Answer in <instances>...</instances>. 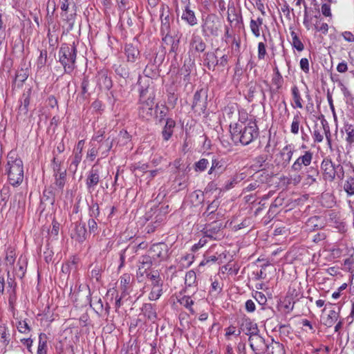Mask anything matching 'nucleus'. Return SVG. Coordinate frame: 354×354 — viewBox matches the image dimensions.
<instances>
[{
	"label": "nucleus",
	"mask_w": 354,
	"mask_h": 354,
	"mask_svg": "<svg viewBox=\"0 0 354 354\" xmlns=\"http://www.w3.org/2000/svg\"><path fill=\"white\" fill-rule=\"evenodd\" d=\"M339 317V313L335 310H330L326 317L323 318V324L327 327H331Z\"/></svg>",
	"instance_id": "cd10ccee"
},
{
	"label": "nucleus",
	"mask_w": 354,
	"mask_h": 354,
	"mask_svg": "<svg viewBox=\"0 0 354 354\" xmlns=\"http://www.w3.org/2000/svg\"><path fill=\"white\" fill-rule=\"evenodd\" d=\"M206 45L202 38L194 36L190 42V51L192 53H200L205 50Z\"/></svg>",
	"instance_id": "a211bd4d"
},
{
	"label": "nucleus",
	"mask_w": 354,
	"mask_h": 354,
	"mask_svg": "<svg viewBox=\"0 0 354 354\" xmlns=\"http://www.w3.org/2000/svg\"><path fill=\"white\" fill-rule=\"evenodd\" d=\"M321 167L324 171L326 179L328 180L333 181L335 179L337 172L336 169H339L341 171L340 176L337 174L338 177L342 178L344 176L343 167L338 165L335 168L334 164L330 159H324L322 162Z\"/></svg>",
	"instance_id": "423d86ee"
},
{
	"label": "nucleus",
	"mask_w": 354,
	"mask_h": 354,
	"mask_svg": "<svg viewBox=\"0 0 354 354\" xmlns=\"http://www.w3.org/2000/svg\"><path fill=\"white\" fill-rule=\"evenodd\" d=\"M115 71L118 75H120L124 78L127 77L129 76L128 70L124 66H123L122 65L116 66L115 68Z\"/></svg>",
	"instance_id": "680f3d73"
},
{
	"label": "nucleus",
	"mask_w": 354,
	"mask_h": 354,
	"mask_svg": "<svg viewBox=\"0 0 354 354\" xmlns=\"http://www.w3.org/2000/svg\"><path fill=\"white\" fill-rule=\"evenodd\" d=\"M245 178V173H238L234 174L230 179L225 182L224 189L225 190H230L234 188L236 185L243 180Z\"/></svg>",
	"instance_id": "412c9836"
},
{
	"label": "nucleus",
	"mask_w": 354,
	"mask_h": 354,
	"mask_svg": "<svg viewBox=\"0 0 354 354\" xmlns=\"http://www.w3.org/2000/svg\"><path fill=\"white\" fill-rule=\"evenodd\" d=\"M266 55V45L263 42L258 44V57L260 59H264Z\"/></svg>",
	"instance_id": "338daca9"
},
{
	"label": "nucleus",
	"mask_w": 354,
	"mask_h": 354,
	"mask_svg": "<svg viewBox=\"0 0 354 354\" xmlns=\"http://www.w3.org/2000/svg\"><path fill=\"white\" fill-rule=\"evenodd\" d=\"M219 205L218 201L216 200L213 201L210 204L208 205L207 209L204 214L209 215L214 213Z\"/></svg>",
	"instance_id": "052dcab7"
},
{
	"label": "nucleus",
	"mask_w": 354,
	"mask_h": 354,
	"mask_svg": "<svg viewBox=\"0 0 354 354\" xmlns=\"http://www.w3.org/2000/svg\"><path fill=\"white\" fill-rule=\"evenodd\" d=\"M208 165V160L202 158L195 163L194 169L196 171H203L207 169Z\"/></svg>",
	"instance_id": "603ef678"
},
{
	"label": "nucleus",
	"mask_w": 354,
	"mask_h": 354,
	"mask_svg": "<svg viewBox=\"0 0 354 354\" xmlns=\"http://www.w3.org/2000/svg\"><path fill=\"white\" fill-rule=\"evenodd\" d=\"M283 82V79L280 72L274 73V76L272 78V83L274 86H276L277 90H279L281 88Z\"/></svg>",
	"instance_id": "8fccbe9b"
},
{
	"label": "nucleus",
	"mask_w": 354,
	"mask_h": 354,
	"mask_svg": "<svg viewBox=\"0 0 354 354\" xmlns=\"http://www.w3.org/2000/svg\"><path fill=\"white\" fill-rule=\"evenodd\" d=\"M176 122L171 118H167L166 123L162 131V136L163 140L165 141L169 140L173 135L174 128L175 127Z\"/></svg>",
	"instance_id": "aec40b11"
},
{
	"label": "nucleus",
	"mask_w": 354,
	"mask_h": 354,
	"mask_svg": "<svg viewBox=\"0 0 354 354\" xmlns=\"http://www.w3.org/2000/svg\"><path fill=\"white\" fill-rule=\"evenodd\" d=\"M219 49L217 48L216 50L215 55L214 53L209 52L205 54V62L206 63V65L209 69H214V68L218 64V53Z\"/></svg>",
	"instance_id": "b1692460"
},
{
	"label": "nucleus",
	"mask_w": 354,
	"mask_h": 354,
	"mask_svg": "<svg viewBox=\"0 0 354 354\" xmlns=\"http://www.w3.org/2000/svg\"><path fill=\"white\" fill-rule=\"evenodd\" d=\"M291 93L292 95L293 100L295 104V107L302 109V98L299 92L298 87L296 85H294L291 88Z\"/></svg>",
	"instance_id": "473e14b6"
},
{
	"label": "nucleus",
	"mask_w": 354,
	"mask_h": 354,
	"mask_svg": "<svg viewBox=\"0 0 354 354\" xmlns=\"http://www.w3.org/2000/svg\"><path fill=\"white\" fill-rule=\"evenodd\" d=\"M181 18L183 20L187 21V22H194L195 19L194 12L193 10H190L188 6H185Z\"/></svg>",
	"instance_id": "de8ad7c7"
},
{
	"label": "nucleus",
	"mask_w": 354,
	"mask_h": 354,
	"mask_svg": "<svg viewBox=\"0 0 354 354\" xmlns=\"http://www.w3.org/2000/svg\"><path fill=\"white\" fill-rule=\"evenodd\" d=\"M301 123V114L297 113L294 115L292 122L290 126V131L292 134L297 135L299 131V127Z\"/></svg>",
	"instance_id": "4c0bfd02"
},
{
	"label": "nucleus",
	"mask_w": 354,
	"mask_h": 354,
	"mask_svg": "<svg viewBox=\"0 0 354 354\" xmlns=\"http://www.w3.org/2000/svg\"><path fill=\"white\" fill-rule=\"evenodd\" d=\"M90 145L91 147L87 151L86 158L90 161H93L97 156L98 149L92 141L90 142Z\"/></svg>",
	"instance_id": "a18cd8bd"
},
{
	"label": "nucleus",
	"mask_w": 354,
	"mask_h": 354,
	"mask_svg": "<svg viewBox=\"0 0 354 354\" xmlns=\"http://www.w3.org/2000/svg\"><path fill=\"white\" fill-rule=\"evenodd\" d=\"M113 146V141H109V139L106 140L102 145L100 146L99 149L102 147H104L105 151L102 152V155L104 157L107 156L108 152L111 150Z\"/></svg>",
	"instance_id": "0e129e2a"
},
{
	"label": "nucleus",
	"mask_w": 354,
	"mask_h": 354,
	"mask_svg": "<svg viewBox=\"0 0 354 354\" xmlns=\"http://www.w3.org/2000/svg\"><path fill=\"white\" fill-rule=\"evenodd\" d=\"M47 62V52L46 50H41L37 59V68H41L44 67Z\"/></svg>",
	"instance_id": "5fc2aeb1"
},
{
	"label": "nucleus",
	"mask_w": 354,
	"mask_h": 354,
	"mask_svg": "<svg viewBox=\"0 0 354 354\" xmlns=\"http://www.w3.org/2000/svg\"><path fill=\"white\" fill-rule=\"evenodd\" d=\"M140 265L138 266H141V270L144 268V270H149L152 266L151 258L149 256H142L140 261Z\"/></svg>",
	"instance_id": "09e8293b"
},
{
	"label": "nucleus",
	"mask_w": 354,
	"mask_h": 354,
	"mask_svg": "<svg viewBox=\"0 0 354 354\" xmlns=\"http://www.w3.org/2000/svg\"><path fill=\"white\" fill-rule=\"evenodd\" d=\"M343 130L346 134V141L351 146L354 145V124L348 122L344 123Z\"/></svg>",
	"instance_id": "393cba45"
},
{
	"label": "nucleus",
	"mask_w": 354,
	"mask_h": 354,
	"mask_svg": "<svg viewBox=\"0 0 354 354\" xmlns=\"http://www.w3.org/2000/svg\"><path fill=\"white\" fill-rule=\"evenodd\" d=\"M131 277L128 274H124L120 277V286L122 289V295L128 294V286L131 281Z\"/></svg>",
	"instance_id": "ea45409f"
},
{
	"label": "nucleus",
	"mask_w": 354,
	"mask_h": 354,
	"mask_svg": "<svg viewBox=\"0 0 354 354\" xmlns=\"http://www.w3.org/2000/svg\"><path fill=\"white\" fill-rule=\"evenodd\" d=\"M161 32L164 42L180 37L178 29L171 27L170 24H162Z\"/></svg>",
	"instance_id": "4468645a"
},
{
	"label": "nucleus",
	"mask_w": 354,
	"mask_h": 354,
	"mask_svg": "<svg viewBox=\"0 0 354 354\" xmlns=\"http://www.w3.org/2000/svg\"><path fill=\"white\" fill-rule=\"evenodd\" d=\"M165 220V214L160 210L155 212V216L151 221L146 226V231L148 234L153 232Z\"/></svg>",
	"instance_id": "2eb2a0df"
},
{
	"label": "nucleus",
	"mask_w": 354,
	"mask_h": 354,
	"mask_svg": "<svg viewBox=\"0 0 354 354\" xmlns=\"http://www.w3.org/2000/svg\"><path fill=\"white\" fill-rule=\"evenodd\" d=\"M7 283H8V292H9L10 297L15 295L16 292L17 284L15 282L14 279L10 277V270H7Z\"/></svg>",
	"instance_id": "37998d69"
},
{
	"label": "nucleus",
	"mask_w": 354,
	"mask_h": 354,
	"mask_svg": "<svg viewBox=\"0 0 354 354\" xmlns=\"http://www.w3.org/2000/svg\"><path fill=\"white\" fill-rule=\"evenodd\" d=\"M75 6V2L73 0H62L61 1V9L64 12H68L72 8V11H73V8Z\"/></svg>",
	"instance_id": "864d4df0"
},
{
	"label": "nucleus",
	"mask_w": 354,
	"mask_h": 354,
	"mask_svg": "<svg viewBox=\"0 0 354 354\" xmlns=\"http://www.w3.org/2000/svg\"><path fill=\"white\" fill-rule=\"evenodd\" d=\"M47 336L45 333H40L39 335V343L37 350L47 351Z\"/></svg>",
	"instance_id": "3c124183"
},
{
	"label": "nucleus",
	"mask_w": 354,
	"mask_h": 354,
	"mask_svg": "<svg viewBox=\"0 0 354 354\" xmlns=\"http://www.w3.org/2000/svg\"><path fill=\"white\" fill-rule=\"evenodd\" d=\"M100 214V207L97 203L92 201L88 208V215L90 218L99 221L98 218Z\"/></svg>",
	"instance_id": "e433bc0d"
},
{
	"label": "nucleus",
	"mask_w": 354,
	"mask_h": 354,
	"mask_svg": "<svg viewBox=\"0 0 354 354\" xmlns=\"http://www.w3.org/2000/svg\"><path fill=\"white\" fill-rule=\"evenodd\" d=\"M142 311L145 316L150 320H154L157 317L156 309L151 304H145L142 307Z\"/></svg>",
	"instance_id": "7c9ffc66"
},
{
	"label": "nucleus",
	"mask_w": 354,
	"mask_h": 354,
	"mask_svg": "<svg viewBox=\"0 0 354 354\" xmlns=\"http://www.w3.org/2000/svg\"><path fill=\"white\" fill-rule=\"evenodd\" d=\"M301 69L305 73H309V61L307 58H301L299 62Z\"/></svg>",
	"instance_id": "774afa93"
},
{
	"label": "nucleus",
	"mask_w": 354,
	"mask_h": 354,
	"mask_svg": "<svg viewBox=\"0 0 354 354\" xmlns=\"http://www.w3.org/2000/svg\"><path fill=\"white\" fill-rule=\"evenodd\" d=\"M6 160L5 174L7 175L8 181L11 185L17 187L22 183L24 180L23 161L15 150H12L8 153Z\"/></svg>",
	"instance_id": "f257e3e1"
},
{
	"label": "nucleus",
	"mask_w": 354,
	"mask_h": 354,
	"mask_svg": "<svg viewBox=\"0 0 354 354\" xmlns=\"http://www.w3.org/2000/svg\"><path fill=\"white\" fill-rule=\"evenodd\" d=\"M323 128L324 131V134L327 140L328 146L330 149H332V143H331V133L330 131V128L328 124H323Z\"/></svg>",
	"instance_id": "e2e57ef3"
},
{
	"label": "nucleus",
	"mask_w": 354,
	"mask_h": 354,
	"mask_svg": "<svg viewBox=\"0 0 354 354\" xmlns=\"http://www.w3.org/2000/svg\"><path fill=\"white\" fill-rule=\"evenodd\" d=\"M344 189L347 195L351 196L354 195V178L349 177L344 184Z\"/></svg>",
	"instance_id": "a19ab883"
},
{
	"label": "nucleus",
	"mask_w": 354,
	"mask_h": 354,
	"mask_svg": "<svg viewBox=\"0 0 354 354\" xmlns=\"http://www.w3.org/2000/svg\"><path fill=\"white\" fill-rule=\"evenodd\" d=\"M168 246L165 243L153 244L150 248L152 257L153 259H158L160 261H163L168 257Z\"/></svg>",
	"instance_id": "f8f14e48"
},
{
	"label": "nucleus",
	"mask_w": 354,
	"mask_h": 354,
	"mask_svg": "<svg viewBox=\"0 0 354 354\" xmlns=\"http://www.w3.org/2000/svg\"><path fill=\"white\" fill-rule=\"evenodd\" d=\"M155 89L153 86L148 85L146 88L142 87L140 91L139 115L146 120H151L154 114V108H158L155 104Z\"/></svg>",
	"instance_id": "7ed1b4c3"
},
{
	"label": "nucleus",
	"mask_w": 354,
	"mask_h": 354,
	"mask_svg": "<svg viewBox=\"0 0 354 354\" xmlns=\"http://www.w3.org/2000/svg\"><path fill=\"white\" fill-rule=\"evenodd\" d=\"M313 158V153L310 151H304L303 155L299 156L291 166L293 171H299L304 167L310 165Z\"/></svg>",
	"instance_id": "9d476101"
},
{
	"label": "nucleus",
	"mask_w": 354,
	"mask_h": 354,
	"mask_svg": "<svg viewBox=\"0 0 354 354\" xmlns=\"http://www.w3.org/2000/svg\"><path fill=\"white\" fill-rule=\"evenodd\" d=\"M124 52L128 62H134L140 56V52L138 48L131 44L125 45Z\"/></svg>",
	"instance_id": "6ab92c4d"
},
{
	"label": "nucleus",
	"mask_w": 354,
	"mask_h": 354,
	"mask_svg": "<svg viewBox=\"0 0 354 354\" xmlns=\"http://www.w3.org/2000/svg\"><path fill=\"white\" fill-rule=\"evenodd\" d=\"M250 346L254 354L265 353L268 344L265 339L259 333L254 335H250L248 338Z\"/></svg>",
	"instance_id": "6e6552de"
},
{
	"label": "nucleus",
	"mask_w": 354,
	"mask_h": 354,
	"mask_svg": "<svg viewBox=\"0 0 354 354\" xmlns=\"http://www.w3.org/2000/svg\"><path fill=\"white\" fill-rule=\"evenodd\" d=\"M88 227L90 234H97L98 226L96 220L89 218L88 221Z\"/></svg>",
	"instance_id": "13d9d810"
},
{
	"label": "nucleus",
	"mask_w": 354,
	"mask_h": 354,
	"mask_svg": "<svg viewBox=\"0 0 354 354\" xmlns=\"http://www.w3.org/2000/svg\"><path fill=\"white\" fill-rule=\"evenodd\" d=\"M207 92L205 89L201 88L197 91L193 98L192 109L198 115L204 113L207 104Z\"/></svg>",
	"instance_id": "39448f33"
},
{
	"label": "nucleus",
	"mask_w": 354,
	"mask_h": 354,
	"mask_svg": "<svg viewBox=\"0 0 354 354\" xmlns=\"http://www.w3.org/2000/svg\"><path fill=\"white\" fill-rule=\"evenodd\" d=\"M178 301L180 305L186 308L192 314H194L195 312L192 308L194 301L189 296H183L178 299Z\"/></svg>",
	"instance_id": "f704fd0d"
},
{
	"label": "nucleus",
	"mask_w": 354,
	"mask_h": 354,
	"mask_svg": "<svg viewBox=\"0 0 354 354\" xmlns=\"http://www.w3.org/2000/svg\"><path fill=\"white\" fill-rule=\"evenodd\" d=\"M82 154L73 153V156L69 158L71 161L68 169L75 174L77 170L78 166L82 160Z\"/></svg>",
	"instance_id": "a878e982"
},
{
	"label": "nucleus",
	"mask_w": 354,
	"mask_h": 354,
	"mask_svg": "<svg viewBox=\"0 0 354 354\" xmlns=\"http://www.w3.org/2000/svg\"><path fill=\"white\" fill-rule=\"evenodd\" d=\"M231 127L232 139L234 143L240 142L243 145H248L259 136V129L254 121H250L247 124H235Z\"/></svg>",
	"instance_id": "f03ea898"
},
{
	"label": "nucleus",
	"mask_w": 354,
	"mask_h": 354,
	"mask_svg": "<svg viewBox=\"0 0 354 354\" xmlns=\"http://www.w3.org/2000/svg\"><path fill=\"white\" fill-rule=\"evenodd\" d=\"M10 341L9 330L6 324H0V353L5 354L7 351L6 347Z\"/></svg>",
	"instance_id": "dca6fc26"
},
{
	"label": "nucleus",
	"mask_w": 354,
	"mask_h": 354,
	"mask_svg": "<svg viewBox=\"0 0 354 354\" xmlns=\"http://www.w3.org/2000/svg\"><path fill=\"white\" fill-rule=\"evenodd\" d=\"M265 353L266 354H285L283 345L277 342H274L268 344Z\"/></svg>",
	"instance_id": "4be33fe9"
},
{
	"label": "nucleus",
	"mask_w": 354,
	"mask_h": 354,
	"mask_svg": "<svg viewBox=\"0 0 354 354\" xmlns=\"http://www.w3.org/2000/svg\"><path fill=\"white\" fill-rule=\"evenodd\" d=\"M185 284L186 288H196V274L193 270L188 271L185 277Z\"/></svg>",
	"instance_id": "c756f323"
},
{
	"label": "nucleus",
	"mask_w": 354,
	"mask_h": 354,
	"mask_svg": "<svg viewBox=\"0 0 354 354\" xmlns=\"http://www.w3.org/2000/svg\"><path fill=\"white\" fill-rule=\"evenodd\" d=\"M162 295V285L154 286L152 287L151 291L149 293V299L151 301L157 300Z\"/></svg>",
	"instance_id": "c03bdc74"
},
{
	"label": "nucleus",
	"mask_w": 354,
	"mask_h": 354,
	"mask_svg": "<svg viewBox=\"0 0 354 354\" xmlns=\"http://www.w3.org/2000/svg\"><path fill=\"white\" fill-rule=\"evenodd\" d=\"M295 152V146L292 144L284 146L279 153L281 160L277 163L282 167H286L290 162Z\"/></svg>",
	"instance_id": "ddd939ff"
},
{
	"label": "nucleus",
	"mask_w": 354,
	"mask_h": 354,
	"mask_svg": "<svg viewBox=\"0 0 354 354\" xmlns=\"http://www.w3.org/2000/svg\"><path fill=\"white\" fill-rule=\"evenodd\" d=\"M332 0H328V2L324 3L321 8L322 14L326 17H330L331 19L332 14L330 12V2Z\"/></svg>",
	"instance_id": "6e6d98bb"
},
{
	"label": "nucleus",
	"mask_w": 354,
	"mask_h": 354,
	"mask_svg": "<svg viewBox=\"0 0 354 354\" xmlns=\"http://www.w3.org/2000/svg\"><path fill=\"white\" fill-rule=\"evenodd\" d=\"M147 277L151 281L152 287L162 285L160 274L157 271L147 274Z\"/></svg>",
	"instance_id": "49530a36"
},
{
	"label": "nucleus",
	"mask_w": 354,
	"mask_h": 354,
	"mask_svg": "<svg viewBox=\"0 0 354 354\" xmlns=\"http://www.w3.org/2000/svg\"><path fill=\"white\" fill-rule=\"evenodd\" d=\"M225 162L223 159L214 158L212 161V166L208 171L209 174H212L214 172L222 173L224 168Z\"/></svg>",
	"instance_id": "bb28decb"
},
{
	"label": "nucleus",
	"mask_w": 354,
	"mask_h": 354,
	"mask_svg": "<svg viewBox=\"0 0 354 354\" xmlns=\"http://www.w3.org/2000/svg\"><path fill=\"white\" fill-rule=\"evenodd\" d=\"M259 330L257 324L252 321L250 318H243L239 322V328L238 329V334L236 336L240 335L241 333H244L246 335H254L259 333Z\"/></svg>",
	"instance_id": "1a4fd4ad"
},
{
	"label": "nucleus",
	"mask_w": 354,
	"mask_h": 354,
	"mask_svg": "<svg viewBox=\"0 0 354 354\" xmlns=\"http://www.w3.org/2000/svg\"><path fill=\"white\" fill-rule=\"evenodd\" d=\"M87 232L85 225L76 223L71 232V237L80 243H82L86 239Z\"/></svg>",
	"instance_id": "f3484780"
},
{
	"label": "nucleus",
	"mask_w": 354,
	"mask_h": 354,
	"mask_svg": "<svg viewBox=\"0 0 354 354\" xmlns=\"http://www.w3.org/2000/svg\"><path fill=\"white\" fill-rule=\"evenodd\" d=\"M26 270V262L19 258L16 267L14 269V274L17 277L22 279Z\"/></svg>",
	"instance_id": "c85d7f7f"
},
{
	"label": "nucleus",
	"mask_w": 354,
	"mask_h": 354,
	"mask_svg": "<svg viewBox=\"0 0 354 354\" xmlns=\"http://www.w3.org/2000/svg\"><path fill=\"white\" fill-rule=\"evenodd\" d=\"M97 84L101 88L110 89L112 86V81L108 77L106 72H100L97 75Z\"/></svg>",
	"instance_id": "5701e85b"
},
{
	"label": "nucleus",
	"mask_w": 354,
	"mask_h": 354,
	"mask_svg": "<svg viewBox=\"0 0 354 354\" xmlns=\"http://www.w3.org/2000/svg\"><path fill=\"white\" fill-rule=\"evenodd\" d=\"M306 173V184L310 185L315 183L317 180L316 178L319 174L317 169L311 167L308 169Z\"/></svg>",
	"instance_id": "72a5a7b5"
},
{
	"label": "nucleus",
	"mask_w": 354,
	"mask_h": 354,
	"mask_svg": "<svg viewBox=\"0 0 354 354\" xmlns=\"http://www.w3.org/2000/svg\"><path fill=\"white\" fill-rule=\"evenodd\" d=\"M101 169L102 167L100 165L95 164L88 171L86 179V185L89 192H92L100 182Z\"/></svg>",
	"instance_id": "0eeeda50"
},
{
	"label": "nucleus",
	"mask_w": 354,
	"mask_h": 354,
	"mask_svg": "<svg viewBox=\"0 0 354 354\" xmlns=\"http://www.w3.org/2000/svg\"><path fill=\"white\" fill-rule=\"evenodd\" d=\"M31 89L28 88L25 91L19 99V102L20 103L18 109L17 118H25L27 116L28 113V107L30 101Z\"/></svg>",
	"instance_id": "9b49d317"
},
{
	"label": "nucleus",
	"mask_w": 354,
	"mask_h": 354,
	"mask_svg": "<svg viewBox=\"0 0 354 354\" xmlns=\"http://www.w3.org/2000/svg\"><path fill=\"white\" fill-rule=\"evenodd\" d=\"M89 85V82L87 77H84L82 80V84H81V93L78 97L80 98V100H85L89 95L88 93V87Z\"/></svg>",
	"instance_id": "79ce46f5"
},
{
	"label": "nucleus",
	"mask_w": 354,
	"mask_h": 354,
	"mask_svg": "<svg viewBox=\"0 0 354 354\" xmlns=\"http://www.w3.org/2000/svg\"><path fill=\"white\" fill-rule=\"evenodd\" d=\"M55 178V185L56 186L60 189H62L64 187L66 180V171L65 169H64L62 171L59 172V174L56 173L54 174Z\"/></svg>",
	"instance_id": "c9c22d12"
},
{
	"label": "nucleus",
	"mask_w": 354,
	"mask_h": 354,
	"mask_svg": "<svg viewBox=\"0 0 354 354\" xmlns=\"http://www.w3.org/2000/svg\"><path fill=\"white\" fill-rule=\"evenodd\" d=\"M16 259V253L15 250L9 247L8 248L6 253V257H5V261L6 263V266H12L14 265V263Z\"/></svg>",
	"instance_id": "58836bf2"
},
{
	"label": "nucleus",
	"mask_w": 354,
	"mask_h": 354,
	"mask_svg": "<svg viewBox=\"0 0 354 354\" xmlns=\"http://www.w3.org/2000/svg\"><path fill=\"white\" fill-rule=\"evenodd\" d=\"M180 38V37L176 38L174 39H171V41H167L164 42L165 44L171 46L170 52L175 53H176L179 46Z\"/></svg>",
	"instance_id": "bf43d9fd"
},
{
	"label": "nucleus",
	"mask_w": 354,
	"mask_h": 354,
	"mask_svg": "<svg viewBox=\"0 0 354 354\" xmlns=\"http://www.w3.org/2000/svg\"><path fill=\"white\" fill-rule=\"evenodd\" d=\"M259 185L260 184L257 180H254L243 188V193L254 191L258 188Z\"/></svg>",
	"instance_id": "69168bd1"
},
{
	"label": "nucleus",
	"mask_w": 354,
	"mask_h": 354,
	"mask_svg": "<svg viewBox=\"0 0 354 354\" xmlns=\"http://www.w3.org/2000/svg\"><path fill=\"white\" fill-rule=\"evenodd\" d=\"M17 328L21 333H28L30 331V328L26 320L19 322Z\"/></svg>",
	"instance_id": "4d7b16f0"
},
{
	"label": "nucleus",
	"mask_w": 354,
	"mask_h": 354,
	"mask_svg": "<svg viewBox=\"0 0 354 354\" xmlns=\"http://www.w3.org/2000/svg\"><path fill=\"white\" fill-rule=\"evenodd\" d=\"M308 30H313L315 32H320L326 34L328 30V24H306Z\"/></svg>",
	"instance_id": "2f4dec72"
},
{
	"label": "nucleus",
	"mask_w": 354,
	"mask_h": 354,
	"mask_svg": "<svg viewBox=\"0 0 354 354\" xmlns=\"http://www.w3.org/2000/svg\"><path fill=\"white\" fill-rule=\"evenodd\" d=\"M77 48L74 44H63L59 50V62L66 73H71L75 68Z\"/></svg>",
	"instance_id": "20e7f679"
}]
</instances>
